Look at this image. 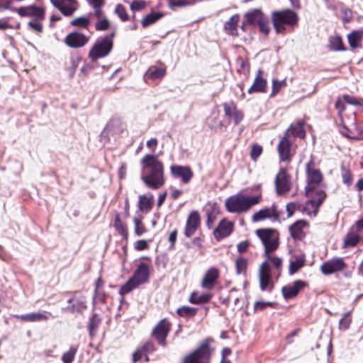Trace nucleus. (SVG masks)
<instances>
[{
    "instance_id": "obj_1",
    "label": "nucleus",
    "mask_w": 363,
    "mask_h": 363,
    "mask_svg": "<svg viewBox=\"0 0 363 363\" xmlns=\"http://www.w3.org/2000/svg\"><path fill=\"white\" fill-rule=\"evenodd\" d=\"M141 179L149 189L156 190L165 183L163 163L155 155H145L140 160Z\"/></svg>"
},
{
    "instance_id": "obj_2",
    "label": "nucleus",
    "mask_w": 363,
    "mask_h": 363,
    "mask_svg": "<svg viewBox=\"0 0 363 363\" xmlns=\"http://www.w3.org/2000/svg\"><path fill=\"white\" fill-rule=\"evenodd\" d=\"M245 191H239L225 199V206L228 212L233 213H245L262 201V195L261 193L250 196Z\"/></svg>"
},
{
    "instance_id": "obj_3",
    "label": "nucleus",
    "mask_w": 363,
    "mask_h": 363,
    "mask_svg": "<svg viewBox=\"0 0 363 363\" xmlns=\"http://www.w3.org/2000/svg\"><path fill=\"white\" fill-rule=\"evenodd\" d=\"M273 26L277 34H283L287 27H294L298 23V17L296 12L291 9L275 11L272 13Z\"/></svg>"
},
{
    "instance_id": "obj_4",
    "label": "nucleus",
    "mask_w": 363,
    "mask_h": 363,
    "mask_svg": "<svg viewBox=\"0 0 363 363\" xmlns=\"http://www.w3.org/2000/svg\"><path fill=\"white\" fill-rule=\"evenodd\" d=\"M313 164V161H310L306 167L307 182L306 186V196H312L319 190H324L323 174L318 169L312 167Z\"/></svg>"
},
{
    "instance_id": "obj_5",
    "label": "nucleus",
    "mask_w": 363,
    "mask_h": 363,
    "mask_svg": "<svg viewBox=\"0 0 363 363\" xmlns=\"http://www.w3.org/2000/svg\"><path fill=\"white\" fill-rule=\"evenodd\" d=\"M149 278V267L145 263H141L135 272L133 276L120 289V294L124 296L139 285L147 281Z\"/></svg>"
},
{
    "instance_id": "obj_6",
    "label": "nucleus",
    "mask_w": 363,
    "mask_h": 363,
    "mask_svg": "<svg viewBox=\"0 0 363 363\" xmlns=\"http://www.w3.org/2000/svg\"><path fill=\"white\" fill-rule=\"evenodd\" d=\"M245 22L242 25V29H245V25L248 24L252 26H258L261 32L268 34L270 30L269 19L264 16L262 11L258 9H253L244 15Z\"/></svg>"
},
{
    "instance_id": "obj_7",
    "label": "nucleus",
    "mask_w": 363,
    "mask_h": 363,
    "mask_svg": "<svg viewBox=\"0 0 363 363\" xmlns=\"http://www.w3.org/2000/svg\"><path fill=\"white\" fill-rule=\"evenodd\" d=\"M256 235L261 240L264 247V254L274 252L279 247V236L275 230L266 228L258 229Z\"/></svg>"
},
{
    "instance_id": "obj_8",
    "label": "nucleus",
    "mask_w": 363,
    "mask_h": 363,
    "mask_svg": "<svg viewBox=\"0 0 363 363\" xmlns=\"http://www.w3.org/2000/svg\"><path fill=\"white\" fill-rule=\"evenodd\" d=\"M113 48V41L109 38H103L96 40L89 51V57L92 61L107 56Z\"/></svg>"
},
{
    "instance_id": "obj_9",
    "label": "nucleus",
    "mask_w": 363,
    "mask_h": 363,
    "mask_svg": "<svg viewBox=\"0 0 363 363\" xmlns=\"http://www.w3.org/2000/svg\"><path fill=\"white\" fill-rule=\"evenodd\" d=\"M211 352L207 343H202L196 350L184 357L183 363H209Z\"/></svg>"
},
{
    "instance_id": "obj_10",
    "label": "nucleus",
    "mask_w": 363,
    "mask_h": 363,
    "mask_svg": "<svg viewBox=\"0 0 363 363\" xmlns=\"http://www.w3.org/2000/svg\"><path fill=\"white\" fill-rule=\"evenodd\" d=\"M306 196L309 200L305 203L303 211L309 216H315L319 207L326 197L325 190H319L313 195Z\"/></svg>"
},
{
    "instance_id": "obj_11",
    "label": "nucleus",
    "mask_w": 363,
    "mask_h": 363,
    "mask_svg": "<svg viewBox=\"0 0 363 363\" xmlns=\"http://www.w3.org/2000/svg\"><path fill=\"white\" fill-rule=\"evenodd\" d=\"M170 329L171 323L166 318H164L159 321V323L153 328L151 335L160 345L164 347L167 344L166 339Z\"/></svg>"
},
{
    "instance_id": "obj_12",
    "label": "nucleus",
    "mask_w": 363,
    "mask_h": 363,
    "mask_svg": "<svg viewBox=\"0 0 363 363\" xmlns=\"http://www.w3.org/2000/svg\"><path fill=\"white\" fill-rule=\"evenodd\" d=\"M347 267V264L342 257H334L322 264L320 272L324 275H330L335 272H341Z\"/></svg>"
},
{
    "instance_id": "obj_13",
    "label": "nucleus",
    "mask_w": 363,
    "mask_h": 363,
    "mask_svg": "<svg viewBox=\"0 0 363 363\" xmlns=\"http://www.w3.org/2000/svg\"><path fill=\"white\" fill-rule=\"evenodd\" d=\"M279 216V212L276 205L273 204L270 207H265L255 212L252 216L251 220L253 223H257L266 219L277 220Z\"/></svg>"
},
{
    "instance_id": "obj_14",
    "label": "nucleus",
    "mask_w": 363,
    "mask_h": 363,
    "mask_svg": "<svg viewBox=\"0 0 363 363\" xmlns=\"http://www.w3.org/2000/svg\"><path fill=\"white\" fill-rule=\"evenodd\" d=\"M275 187L278 194H282L288 192L291 187L290 176L287 174L286 169H281L276 176Z\"/></svg>"
},
{
    "instance_id": "obj_15",
    "label": "nucleus",
    "mask_w": 363,
    "mask_h": 363,
    "mask_svg": "<svg viewBox=\"0 0 363 363\" xmlns=\"http://www.w3.org/2000/svg\"><path fill=\"white\" fill-rule=\"evenodd\" d=\"M170 172L173 177L181 179L184 184H188L194 176V173L189 166L172 165Z\"/></svg>"
},
{
    "instance_id": "obj_16",
    "label": "nucleus",
    "mask_w": 363,
    "mask_h": 363,
    "mask_svg": "<svg viewBox=\"0 0 363 363\" xmlns=\"http://www.w3.org/2000/svg\"><path fill=\"white\" fill-rule=\"evenodd\" d=\"M16 11L21 16H28L38 20H43L45 15L44 8L35 5L22 6L17 9Z\"/></svg>"
},
{
    "instance_id": "obj_17",
    "label": "nucleus",
    "mask_w": 363,
    "mask_h": 363,
    "mask_svg": "<svg viewBox=\"0 0 363 363\" xmlns=\"http://www.w3.org/2000/svg\"><path fill=\"white\" fill-rule=\"evenodd\" d=\"M52 5L67 16H72L77 9V0H50Z\"/></svg>"
},
{
    "instance_id": "obj_18",
    "label": "nucleus",
    "mask_w": 363,
    "mask_h": 363,
    "mask_svg": "<svg viewBox=\"0 0 363 363\" xmlns=\"http://www.w3.org/2000/svg\"><path fill=\"white\" fill-rule=\"evenodd\" d=\"M220 272L218 269L215 267H210L202 279L201 287L207 290L212 289L216 284Z\"/></svg>"
},
{
    "instance_id": "obj_19",
    "label": "nucleus",
    "mask_w": 363,
    "mask_h": 363,
    "mask_svg": "<svg viewBox=\"0 0 363 363\" xmlns=\"http://www.w3.org/2000/svg\"><path fill=\"white\" fill-rule=\"evenodd\" d=\"M200 225V216L198 211H192L190 212L186 223L184 235L190 238L196 231Z\"/></svg>"
},
{
    "instance_id": "obj_20",
    "label": "nucleus",
    "mask_w": 363,
    "mask_h": 363,
    "mask_svg": "<svg viewBox=\"0 0 363 363\" xmlns=\"http://www.w3.org/2000/svg\"><path fill=\"white\" fill-rule=\"evenodd\" d=\"M89 38L82 33L73 32L68 34L65 38V43L69 48H78L85 45Z\"/></svg>"
},
{
    "instance_id": "obj_21",
    "label": "nucleus",
    "mask_w": 363,
    "mask_h": 363,
    "mask_svg": "<svg viewBox=\"0 0 363 363\" xmlns=\"http://www.w3.org/2000/svg\"><path fill=\"white\" fill-rule=\"evenodd\" d=\"M306 286V284L303 281L296 280L292 284L284 286L281 291L286 299H290L297 296Z\"/></svg>"
},
{
    "instance_id": "obj_22",
    "label": "nucleus",
    "mask_w": 363,
    "mask_h": 363,
    "mask_svg": "<svg viewBox=\"0 0 363 363\" xmlns=\"http://www.w3.org/2000/svg\"><path fill=\"white\" fill-rule=\"evenodd\" d=\"M223 106L225 115L233 118L235 125H238L243 119L242 112L237 108L235 103H224Z\"/></svg>"
},
{
    "instance_id": "obj_23",
    "label": "nucleus",
    "mask_w": 363,
    "mask_h": 363,
    "mask_svg": "<svg viewBox=\"0 0 363 363\" xmlns=\"http://www.w3.org/2000/svg\"><path fill=\"white\" fill-rule=\"evenodd\" d=\"M259 278L260 289L262 291H265L271 279V269L267 262H263L261 264L259 270Z\"/></svg>"
},
{
    "instance_id": "obj_24",
    "label": "nucleus",
    "mask_w": 363,
    "mask_h": 363,
    "mask_svg": "<svg viewBox=\"0 0 363 363\" xmlns=\"http://www.w3.org/2000/svg\"><path fill=\"white\" fill-rule=\"evenodd\" d=\"M291 145L289 137L284 135L278 145V152L281 161H289L291 157Z\"/></svg>"
},
{
    "instance_id": "obj_25",
    "label": "nucleus",
    "mask_w": 363,
    "mask_h": 363,
    "mask_svg": "<svg viewBox=\"0 0 363 363\" xmlns=\"http://www.w3.org/2000/svg\"><path fill=\"white\" fill-rule=\"evenodd\" d=\"M233 228V223L225 219H223L215 229L213 232L214 236L217 240L225 238L232 233Z\"/></svg>"
},
{
    "instance_id": "obj_26",
    "label": "nucleus",
    "mask_w": 363,
    "mask_h": 363,
    "mask_svg": "<svg viewBox=\"0 0 363 363\" xmlns=\"http://www.w3.org/2000/svg\"><path fill=\"white\" fill-rule=\"evenodd\" d=\"M13 317L24 322H40L49 319V317L45 313L40 312H33L23 315H13Z\"/></svg>"
},
{
    "instance_id": "obj_27",
    "label": "nucleus",
    "mask_w": 363,
    "mask_h": 363,
    "mask_svg": "<svg viewBox=\"0 0 363 363\" xmlns=\"http://www.w3.org/2000/svg\"><path fill=\"white\" fill-rule=\"evenodd\" d=\"M308 223L303 220H297L289 227V231L293 238L301 240L304 238L303 228L307 226Z\"/></svg>"
},
{
    "instance_id": "obj_28",
    "label": "nucleus",
    "mask_w": 363,
    "mask_h": 363,
    "mask_svg": "<svg viewBox=\"0 0 363 363\" xmlns=\"http://www.w3.org/2000/svg\"><path fill=\"white\" fill-rule=\"evenodd\" d=\"M262 72L259 70L252 85L248 89L249 94L265 91L267 88V81L262 77Z\"/></svg>"
},
{
    "instance_id": "obj_29",
    "label": "nucleus",
    "mask_w": 363,
    "mask_h": 363,
    "mask_svg": "<svg viewBox=\"0 0 363 363\" xmlns=\"http://www.w3.org/2000/svg\"><path fill=\"white\" fill-rule=\"evenodd\" d=\"M305 131L303 130V123L298 121L291 124L290 127L286 130L284 135L286 137L291 135L303 138L305 137Z\"/></svg>"
},
{
    "instance_id": "obj_30",
    "label": "nucleus",
    "mask_w": 363,
    "mask_h": 363,
    "mask_svg": "<svg viewBox=\"0 0 363 363\" xmlns=\"http://www.w3.org/2000/svg\"><path fill=\"white\" fill-rule=\"evenodd\" d=\"M154 196L152 194L140 195L138 201V208L142 212L148 213L152 208Z\"/></svg>"
},
{
    "instance_id": "obj_31",
    "label": "nucleus",
    "mask_w": 363,
    "mask_h": 363,
    "mask_svg": "<svg viewBox=\"0 0 363 363\" xmlns=\"http://www.w3.org/2000/svg\"><path fill=\"white\" fill-rule=\"evenodd\" d=\"M240 20L238 14L232 16L225 23V30L231 35H238V25Z\"/></svg>"
},
{
    "instance_id": "obj_32",
    "label": "nucleus",
    "mask_w": 363,
    "mask_h": 363,
    "mask_svg": "<svg viewBox=\"0 0 363 363\" xmlns=\"http://www.w3.org/2000/svg\"><path fill=\"white\" fill-rule=\"evenodd\" d=\"M164 16V13L161 12H152L150 14H147L146 16H145L142 21L141 24L143 28H147L150 25L154 24L157 21H159L160 18H162Z\"/></svg>"
},
{
    "instance_id": "obj_33",
    "label": "nucleus",
    "mask_w": 363,
    "mask_h": 363,
    "mask_svg": "<svg viewBox=\"0 0 363 363\" xmlns=\"http://www.w3.org/2000/svg\"><path fill=\"white\" fill-rule=\"evenodd\" d=\"M212 296L210 294H199L198 292H192L189 297V302L193 304H201L210 301Z\"/></svg>"
},
{
    "instance_id": "obj_34",
    "label": "nucleus",
    "mask_w": 363,
    "mask_h": 363,
    "mask_svg": "<svg viewBox=\"0 0 363 363\" xmlns=\"http://www.w3.org/2000/svg\"><path fill=\"white\" fill-rule=\"evenodd\" d=\"M114 227L118 233L123 237V239L127 240L128 237L127 225L123 222L118 214H116L114 220Z\"/></svg>"
},
{
    "instance_id": "obj_35",
    "label": "nucleus",
    "mask_w": 363,
    "mask_h": 363,
    "mask_svg": "<svg viewBox=\"0 0 363 363\" xmlns=\"http://www.w3.org/2000/svg\"><path fill=\"white\" fill-rule=\"evenodd\" d=\"M363 37V31L354 30L347 36L348 42L352 49L359 47V43Z\"/></svg>"
},
{
    "instance_id": "obj_36",
    "label": "nucleus",
    "mask_w": 363,
    "mask_h": 363,
    "mask_svg": "<svg viewBox=\"0 0 363 363\" xmlns=\"http://www.w3.org/2000/svg\"><path fill=\"white\" fill-rule=\"evenodd\" d=\"M169 7L172 10H176L178 8L188 6L195 4L196 0H167Z\"/></svg>"
},
{
    "instance_id": "obj_37",
    "label": "nucleus",
    "mask_w": 363,
    "mask_h": 363,
    "mask_svg": "<svg viewBox=\"0 0 363 363\" xmlns=\"http://www.w3.org/2000/svg\"><path fill=\"white\" fill-rule=\"evenodd\" d=\"M166 74V69L157 67H151L146 72L147 77L152 79H161Z\"/></svg>"
},
{
    "instance_id": "obj_38",
    "label": "nucleus",
    "mask_w": 363,
    "mask_h": 363,
    "mask_svg": "<svg viewBox=\"0 0 363 363\" xmlns=\"http://www.w3.org/2000/svg\"><path fill=\"white\" fill-rule=\"evenodd\" d=\"M72 302L74 303L72 306V308L70 309V311L72 312L81 311L86 307V300L84 297H80L78 298L76 297H74L73 298H70L68 300V303H71Z\"/></svg>"
},
{
    "instance_id": "obj_39",
    "label": "nucleus",
    "mask_w": 363,
    "mask_h": 363,
    "mask_svg": "<svg viewBox=\"0 0 363 363\" xmlns=\"http://www.w3.org/2000/svg\"><path fill=\"white\" fill-rule=\"evenodd\" d=\"M266 257V259L264 262H271L272 265L278 270L280 271L282 266V259L274 256L273 252H269L268 254H264Z\"/></svg>"
},
{
    "instance_id": "obj_40",
    "label": "nucleus",
    "mask_w": 363,
    "mask_h": 363,
    "mask_svg": "<svg viewBox=\"0 0 363 363\" xmlns=\"http://www.w3.org/2000/svg\"><path fill=\"white\" fill-rule=\"evenodd\" d=\"M77 352V347L72 346L69 350L64 352L62 355V361L63 363H72L74 359L76 353Z\"/></svg>"
},
{
    "instance_id": "obj_41",
    "label": "nucleus",
    "mask_w": 363,
    "mask_h": 363,
    "mask_svg": "<svg viewBox=\"0 0 363 363\" xmlns=\"http://www.w3.org/2000/svg\"><path fill=\"white\" fill-rule=\"evenodd\" d=\"M248 261L246 258L240 257L235 261V267L237 274H240L245 273L247 270Z\"/></svg>"
},
{
    "instance_id": "obj_42",
    "label": "nucleus",
    "mask_w": 363,
    "mask_h": 363,
    "mask_svg": "<svg viewBox=\"0 0 363 363\" xmlns=\"http://www.w3.org/2000/svg\"><path fill=\"white\" fill-rule=\"evenodd\" d=\"M177 313L180 316L190 318L196 313V309L190 306H182L177 309Z\"/></svg>"
},
{
    "instance_id": "obj_43",
    "label": "nucleus",
    "mask_w": 363,
    "mask_h": 363,
    "mask_svg": "<svg viewBox=\"0 0 363 363\" xmlns=\"http://www.w3.org/2000/svg\"><path fill=\"white\" fill-rule=\"evenodd\" d=\"M304 265V260L302 258H296L294 261H291L289 265V272L291 274L296 273L298 269Z\"/></svg>"
},
{
    "instance_id": "obj_44",
    "label": "nucleus",
    "mask_w": 363,
    "mask_h": 363,
    "mask_svg": "<svg viewBox=\"0 0 363 363\" xmlns=\"http://www.w3.org/2000/svg\"><path fill=\"white\" fill-rule=\"evenodd\" d=\"M114 11L122 21L125 22L129 19V16L126 12L125 8L122 4H117Z\"/></svg>"
},
{
    "instance_id": "obj_45",
    "label": "nucleus",
    "mask_w": 363,
    "mask_h": 363,
    "mask_svg": "<svg viewBox=\"0 0 363 363\" xmlns=\"http://www.w3.org/2000/svg\"><path fill=\"white\" fill-rule=\"evenodd\" d=\"M134 223V232L136 235L141 236L145 231L146 229L142 223L141 220L137 217L133 218Z\"/></svg>"
},
{
    "instance_id": "obj_46",
    "label": "nucleus",
    "mask_w": 363,
    "mask_h": 363,
    "mask_svg": "<svg viewBox=\"0 0 363 363\" xmlns=\"http://www.w3.org/2000/svg\"><path fill=\"white\" fill-rule=\"evenodd\" d=\"M330 45L331 49L334 50H343V43L342 39L339 36L331 38L330 40Z\"/></svg>"
},
{
    "instance_id": "obj_47",
    "label": "nucleus",
    "mask_w": 363,
    "mask_h": 363,
    "mask_svg": "<svg viewBox=\"0 0 363 363\" xmlns=\"http://www.w3.org/2000/svg\"><path fill=\"white\" fill-rule=\"evenodd\" d=\"M352 319L350 318V312L345 313L344 316L340 320V328L342 330H347L350 328Z\"/></svg>"
},
{
    "instance_id": "obj_48",
    "label": "nucleus",
    "mask_w": 363,
    "mask_h": 363,
    "mask_svg": "<svg viewBox=\"0 0 363 363\" xmlns=\"http://www.w3.org/2000/svg\"><path fill=\"white\" fill-rule=\"evenodd\" d=\"M90 21L88 17H79L77 18H74L71 21V24L74 26H80L83 28H86L88 25L89 24Z\"/></svg>"
},
{
    "instance_id": "obj_49",
    "label": "nucleus",
    "mask_w": 363,
    "mask_h": 363,
    "mask_svg": "<svg viewBox=\"0 0 363 363\" xmlns=\"http://www.w3.org/2000/svg\"><path fill=\"white\" fill-rule=\"evenodd\" d=\"M218 211L216 208H212L211 211H209L208 209L206 211V216H207V226L208 228H211L212 225H213L216 219V216L218 214Z\"/></svg>"
},
{
    "instance_id": "obj_50",
    "label": "nucleus",
    "mask_w": 363,
    "mask_h": 363,
    "mask_svg": "<svg viewBox=\"0 0 363 363\" xmlns=\"http://www.w3.org/2000/svg\"><path fill=\"white\" fill-rule=\"evenodd\" d=\"M42 20L33 19L28 23V27L36 33H41L43 31Z\"/></svg>"
},
{
    "instance_id": "obj_51",
    "label": "nucleus",
    "mask_w": 363,
    "mask_h": 363,
    "mask_svg": "<svg viewBox=\"0 0 363 363\" xmlns=\"http://www.w3.org/2000/svg\"><path fill=\"white\" fill-rule=\"evenodd\" d=\"M341 175H342V181H343L344 184H345L347 186H349L352 184V174H351L350 171L348 169L342 167L341 169Z\"/></svg>"
},
{
    "instance_id": "obj_52",
    "label": "nucleus",
    "mask_w": 363,
    "mask_h": 363,
    "mask_svg": "<svg viewBox=\"0 0 363 363\" xmlns=\"http://www.w3.org/2000/svg\"><path fill=\"white\" fill-rule=\"evenodd\" d=\"M110 23L106 18L98 19L96 23L95 28L97 30H106L109 28Z\"/></svg>"
},
{
    "instance_id": "obj_53",
    "label": "nucleus",
    "mask_w": 363,
    "mask_h": 363,
    "mask_svg": "<svg viewBox=\"0 0 363 363\" xmlns=\"http://www.w3.org/2000/svg\"><path fill=\"white\" fill-rule=\"evenodd\" d=\"M146 6L145 1L143 0H135L130 4V9L133 11H139L144 9Z\"/></svg>"
},
{
    "instance_id": "obj_54",
    "label": "nucleus",
    "mask_w": 363,
    "mask_h": 363,
    "mask_svg": "<svg viewBox=\"0 0 363 363\" xmlns=\"http://www.w3.org/2000/svg\"><path fill=\"white\" fill-rule=\"evenodd\" d=\"M262 147L259 145H254L252 147L251 157L252 160H256L262 154Z\"/></svg>"
},
{
    "instance_id": "obj_55",
    "label": "nucleus",
    "mask_w": 363,
    "mask_h": 363,
    "mask_svg": "<svg viewBox=\"0 0 363 363\" xmlns=\"http://www.w3.org/2000/svg\"><path fill=\"white\" fill-rule=\"evenodd\" d=\"M343 99L347 104H349L351 105H354V106L361 105V103L357 98L350 96V95L345 94L343 96Z\"/></svg>"
},
{
    "instance_id": "obj_56",
    "label": "nucleus",
    "mask_w": 363,
    "mask_h": 363,
    "mask_svg": "<svg viewBox=\"0 0 363 363\" xmlns=\"http://www.w3.org/2000/svg\"><path fill=\"white\" fill-rule=\"evenodd\" d=\"M285 84V82L283 81H273V87H272V92L271 94L272 96H274L277 94L279 90L284 86Z\"/></svg>"
},
{
    "instance_id": "obj_57",
    "label": "nucleus",
    "mask_w": 363,
    "mask_h": 363,
    "mask_svg": "<svg viewBox=\"0 0 363 363\" xmlns=\"http://www.w3.org/2000/svg\"><path fill=\"white\" fill-rule=\"evenodd\" d=\"M300 207L298 203L292 202L286 205V211L288 213V217H291L294 211Z\"/></svg>"
},
{
    "instance_id": "obj_58",
    "label": "nucleus",
    "mask_w": 363,
    "mask_h": 363,
    "mask_svg": "<svg viewBox=\"0 0 363 363\" xmlns=\"http://www.w3.org/2000/svg\"><path fill=\"white\" fill-rule=\"evenodd\" d=\"M249 245L250 242L247 240L242 241L237 245L238 251L240 253L246 252L248 250Z\"/></svg>"
},
{
    "instance_id": "obj_59",
    "label": "nucleus",
    "mask_w": 363,
    "mask_h": 363,
    "mask_svg": "<svg viewBox=\"0 0 363 363\" xmlns=\"http://www.w3.org/2000/svg\"><path fill=\"white\" fill-rule=\"evenodd\" d=\"M135 248L137 250H143L148 248V243L145 240H140L135 242Z\"/></svg>"
},
{
    "instance_id": "obj_60",
    "label": "nucleus",
    "mask_w": 363,
    "mask_h": 363,
    "mask_svg": "<svg viewBox=\"0 0 363 363\" xmlns=\"http://www.w3.org/2000/svg\"><path fill=\"white\" fill-rule=\"evenodd\" d=\"M345 103H346V102L344 101L343 97L338 98L335 102V108L337 110L339 115H340L342 113V112H343L345 108Z\"/></svg>"
},
{
    "instance_id": "obj_61",
    "label": "nucleus",
    "mask_w": 363,
    "mask_h": 363,
    "mask_svg": "<svg viewBox=\"0 0 363 363\" xmlns=\"http://www.w3.org/2000/svg\"><path fill=\"white\" fill-rule=\"evenodd\" d=\"M272 305H273V303H272V302L257 301L255 303V310H256V311L264 310L267 307L272 306Z\"/></svg>"
},
{
    "instance_id": "obj_62",
    "label": "nucleus",
    "mask_w": 363,
    "mask_h": 363,
    "mask_svg": "<svg viewBox=\"0 0 363 363\" xmlns=\"http://www.w3.org/2000/svg\"><path fill=\"white\" fill-rule=\"evenodd\" d=\"M177 230H174L169 235L168 240L170 242V246L169 247V249L174 248L175 242L177 240Z\"/></svg>"
},
{
    "instance_id": "obj_63",
    "label": "nucleus",
    "mask_w": 363,
    "mask_h": 363,
    "mask_svg": "<svg viewBox=\"0 0 363 363\" xmlns=\"http://www.w3.org/2000/svg\"><path fill=\"white\" fill-rule=\"evenodd\" d=\"M87 3L94 7H103L105 4V0H86Z\"/></svg>"
},
{
    "instance_id": "obj_64",
    "label": "nucleus",
    "mask_w": 363,
    "mask_h": 363,
    "mask_svg": "<svg viewBox=\"0 0 363 363\" xmlns=\"http://www.w3.org/2000/svg\"><path fill=\"white\" fill-rule=\"evenodd\" d=\"M142 350L144 352H150L155 350L154 344L151 342H145L142 347Z\"/></svg>"
}]
</instances>
